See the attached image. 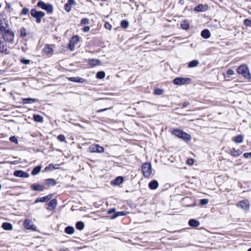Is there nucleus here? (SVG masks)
<instances>
[{"instance_id":"13d9d810","label":"nucleus","mask_w":251,"mask_h":251,"mask_svg":"<svg viewBox=\"0 0 251 251\" xmlns=\"http://www.w3.org/2000/svg\"><path fill=\"white\" fill-rule=\"evenodd\" d=\"M243 156L245 157V158H249L250 157H251V152H246V153H244Z\"/></svg>"},{"instance_id":"69168bd1","label":"nucleus","mask_w":251,"mask_h":251,"mask_svg":"<svg viewBox=\"0 0 251 251\" xmlns=\"http://www.w3.org/2000/svg\"><path fill=\"white\" fill-rule=\"evenodd\" d=\"M52 49L51 48H50L49 47V46L48 45V53L50 52V51H52Z\"/></svg>"},{"instance_id":"052dcab7","label":"nucleus","mask_w":251,"mask_h":251,"mask_svg":"<svg viewBox=\"0 0 251 251\" xmlns=\"http://www.w3.org/2000/svg\"><path fill=\"white\" fill-rule=\"evenodd\" d=\"M111 108L110 107V108H104V109H100V110H98L97 111V112H98V113L102 112L105 111H106V110H107L108 109H110Z\"/></svg>"},{"instance_id":"dca6fc26","label":"nucleus","mask_w":251,"mask_h":251,"mask_svg":"<svg viewBox=\"0 0 251 251\" xmlns=\"http://www.w3.org/2000/svg\"><path fill=\"white\" fill-rule=\"evenodd\" d=\"M188 224L191 227H197L200 225V223L198 221L192 219L189 221Z\"/></svg>"},{"instance_id":"f704fd0d","label":"nucleus","mask_w":251,"mask_h":251,"mask_svg":"<svg viewBox=\"0 0 251 251\" xmlns=\"http://www.w3.org/2000/svg\"><path fill=\"white\" fill-rule=\"evenodd\" d=\"M115 184L117 185H120L123 183L124 181V178L122 176H118L115 180Z\"/></svg>"},{"instance_id":"58836bf2","label":"nucleus","mask_w":251,"mask_h":251,"mask_svg":"<svg viewBox=\"0 0 251 251\" xmlns=\"http://www.w3.org/2000/svg\"><path fill=\"white\" fill-rule=\"evenodd\" d=\"M163 89L160 88L155 89L154 90V94L156 95H161L163 94Z\"/></svg>"},{"instance_id":"412c9836","label":"nucleus","mask_w":251,"mask_h":251,"mask_svg":"<svg viewBox=\"0 0 251 251\" xmlns=\"http://www.w3.org/2000/svg\"><path fill=\"white\" fill-rule=\"evenodd\" d=\"M65 232L68 234H73L75 232V228L72 226H67L65 228Z\"/></svg>"},{"instance_id":"a19ab883","label":"nucleus","mask_w":251,"mask_h":251,"mask_svg":"<svg viewBox=\"0 0 251 251\" xmlns=\"http://www.w3.org/2000/svg\"><path fill=\"white\" fill-rule=\"evenodd\" d=\"M244 24L246 26L251 27V20L249 19H246L243 21Z\"/></svg>"},{"instance_id":"0e129e2a","label":"nucleus","mask_w":251,"mask_h":251,"mask_svg":"<svg viewBox=\"0 0 251 251\" xmlns=\"http://www.w3.org/2000/svg\"><path fill=\"white\" fill-rule=\"evenodd\" d=\"M52 197V194L48 195V201L51 199Z\"/></svg>"},{"instance_id":"aec40b11","label":"nucleus","mask_w":251,"mask_h":251,"mask_svg":"<svg viewBox=\"0 0 251 251\" xmlns=\"http://www.w3.org/2000/svg\"><path fill=\"white\" fill-rule=\"evenodd\" d=\"M37 100V99H33V98H25L22 100V102L23 104H30L36 102Z\"/></svg>"},{"instance_id":"3c124183","label":"nucleus","mask_w":251,"mask_h":251,"mask_svg":"<svg viewBox=\"0 0 251 251\" xmlns=\"http://www.w3.org/2000/svg\"><path fill=\"white\" fill-rule=\"evenodd\" d=\"M9 140L12 142H14L15 143H18L17 139L15 136H11L10 137Z\"/></svg>"},{"instance_id":"c9c22d12","label":"nucleus","mask_w":251,"mask_h":251,"mask_svg":"<svg viewBox=\"0 0 251 251\" xmlns=\"http://www.w3.org/2000/svg\"><path fill=\"white\" fill-rule=\"evenodd\" d=\"M35 121L37 122H42L43 121V117L39 115H35L33 116Z\"/></svg>"},{"instance_id":"423d86ee","label":"nucleus","mask_w":251,"mask_h":251,"mask_svg":"<svg viewBox=\"0 0 251 251\" xmlns=\"http://www.w3.org/2000/svg\"><path fill=\"white\" fill-rule=\"evenodd\" d=\"M3 34V38L6 42L8 43H12L13 41L14 37V33L11 30H8V31L4 32Z\"/></svg>"},{"instance_id":"cd10ccee","label":"nucleus","mask_w":251,"mask_h":251,"mask_svg":"<svg viewBox=\"0 0 251 251\" xmlns=\"http://www.w3.org/2000/svg\"><path fill=\"white\" fill-rule=\"evenodd\" d=\"M242 153V151L239 150H236L235 149H233L231 150L230 154L233 156H238Z\"/></svg>"},{"instance_id":"6e6d98bb","label":"nucleus","mask_w":251,"mask_h":251,"mask_svg":"<svg viewBox=\"0 0 251 251\" xmlns=\"http://www.w3.org/2000/svg\"><path fill=\"white\" fill-rule=\"evenodd\" d=\"M104 26L106 29L110 30L112 28V25L109 23H106Z\"/></svg>"},{"instance_id":"49530a36","label":"nucleus","mask_w":251,"mask_h":251,"mask_svg":"<svg viewBox=\"0 0 251 251\" xmlns=\"http://www.w3.org/2000/svg\"><path fill=\"white\" fill-rule=\"evenodd\" d=\"M21 62L24 64H28L30 62V60L29 59H26L24 58H22L20 60Z\"/></svg>"},{"instance_id":"680f3d73","label":"nucleus","mask_w":251,"mask_h":251,"mask_svg":"<svg viewBox=\"0 0 251 251\" xmlns=\"http://www.w3.org/2000/svg\"><path fill=\"white\" fill-rule=\"evenodd\" d=\"M187 163L190 165H192L194 163V160L192 159H189L187 160Z\"/></svg>"},{"instance_id":"e433bc0d","label":"nucleus","mask_w":251,"mask_h":251,"mask_svg":"<svg viewBox=\"0 0 251 251\" xmlns=\"http://www.w3.org/2000/svg\"><path fill=\"white\" fill-rule=\"evenodd\" d=\"M47 201V196H44L42 198H39L36 199L35 202L37 203L39 202H46Z\"/></svg>"},{"instance_id":"de8ad7c7","label":"nucleus","mask_w":251,"mask_h":251,"mask_svg":"<svg viewBox=\"0 0 251 251\" xmlns=\"http://www.w3.org/2000/svg\"><path fill=\"white\" fill-rule=\"evenodd\" d=\"M71 5L68 4L67 3L65 4L64 5V8L66 11L67 12H69L71 10Z\"/></svg>"},{"instance_id":"ddd939ff","label":"nucleus","mask_w":251,"mask_h":251,"mask_svg":"<svg viewBox=\"0 0 251 251\" xmlns=\"http://www.w3.org/2000/svg\"><path fill=\"white\" fill-rule=\"evenodd\" d=\"M208 6L206 4H199L196 6L194 10L196 12H204L208 9Z\"/></svg>"},{"instance_id":"b1692460","label":"nucleus","mask_w":251,"mask_h":251,"mask_svg":"<svg viewBox=\"0 0 251 251\" xmlns=\"http://www.w3.org/2000/svg\"><path fill=\"white\" fill-rule=\"evenodd\" d=\"M12 225L9 223L5 222L2 225V227L4 229L7 230H11L12 229Z\"/></svg>"},{"instance_id":"6ab92c4d","label":"nucleus","mask_w":251,"mask_h":251,"mask_svg":"<svg viewBox=\"0 0 251 251\" xmlns=\"http://www.w3.org/2000/svg\"><path fill=\"white\" fill-rule=\"evenodd\" d=\"M201 36L204 39H208L210 36V33L208 29H205L201 31Z\"/></svg>"},{"instance_id":"7ed1b4c3","label":"nucleus","mask_w":251,"mask_h":251,"mask_svg":"<svg viewBox=\"0 0 251 251\" xmlns=\"http://www.w3.org/2000/svg\"><path fill=\"white\" fill-rule=\"evenodd\" d=\"M237 72L240 75H242L245 78L250 77V72L247 66L245 64L240 65L237 69Z\"/></svg>"},{"instance_id":"e2e57ef3","label":"nucleus","mask_w":251,"mask_h":251,"mask_svg":"<svg viewBox=\"0 0 251 251\" xmlns=\"http://www.w3.org/2000/svg\"><path fill=\"white\" fill-rule=\"evenodd\" d=\"M188 104H189V103L188 102H184L182 104V107L184 108V107H186L187 105H188Z\"/></svg>"},{"instance_id":"5701e85b","label":"nucleus","mask_w":251,"mask_h":251,"mask_svg":"<svg viewBox=\"0 0 251 251\" xmlns=\"http://www.w3.org/2000/svg\"><path fill=\"white\" fill-rule=\"evenodd\" d=\"M199 64V61L197 60H193L189 62L188 68H194L197 67Z\"/></svg>"},{"instance_id":"4be33fe9","label":"nucleus","mask_w":251,"mask_h":251,"mask_svg":"<svg viewBox=\"0 0 251 251\" xmlns=\"http://www.w3.org/2000/svg\"><path fill=\"white\" fill-rule=\"evenodd\" d=\"M243 136L242 135H238L233 137V141L236 143H241L243 142Z\"/></svg>"},{"instance_id":"603ef678","label":"nucleus","mask_w":251,"mask_h":251,"mask_svg":"<svg viewBox=\"0 0 251 251\" xmlns=\"http://www.w3.org/2000/svg\"><path fill=\"white\" fill-rule=\"evenodd\" d=\"M226 74L228 75H232L234 74V72L232 69H228V70H227Z\"/></svg>"},{"instance_id":"7c9ffc66","label":"nucleus","mask_w":251,"mask_h":251,"mask_svg":"<svg viewBox=\"0 0 251 251\" xmlns=\"http://www.w3.org/2000/svg\"><path fill=\"white\" fill-rule=\"evenodd\" d=\"M107 214H112V215L110 217V218L111 219H114L116 218H113V216L116 215V209L115 208H111V209H109L107 211Z\"/></svg>"},{"instance_id":"f03ea898","label":"nucleus","mask_w":251,"mask_h":251,"mask_svg":"<svg viewBox=\"0 0 251 251\" xmlns=\"http://www.w3.org/2000/svg\"><path fill=\"white\" fill-rule=\"evenodd\" d=\"M30 14L32 17L36 19L37 23H40L42 18L46 15L45 12L37 11L35 9H32L30 10Z\"/></svg>"},{"instance_id":"774afa93","label":"nucleus","mask_w":251,"mask_h":251,"mask_svg":"<svg viewBox=\"0 0 251 251\" xmlns=\"http://www.w3.org/2000/svg\"><path fill=\"white\" fill-rule=\"evenodd\" d=\"M247 251H251V248L249 249Z\"/></svg>"},{"instance_id":"9b49d317","label":"nucleus","mask_w":251,"mask_h":251,"mask_svg":"<svg viewBox=\"0 0 251 251\" xmlns=\"http://www.w3.org/2000/svg\"><path fill=\"white\" fill-rule=\"evenodd\" d=\"M57 204V201L56 199H54L51 200H50L48 202V212L50 210H53L55 209Z\"/></svg>"},{"instance_id":"f257e3e1","label":"nucleus","mask_w":251,"mask_h":251,"mask_svg":"<svg viewBox=\"0 0 251 251\" xmlns=\"http://www.w3.org/2000/svg\"><path fill=\"white\" fill-rule=\"evenodd\" d=\"M172 134L176 136L183 139L184 141L187 142L189 141L191 139V136L183 131L178 129H175L172 131Z\"/></svg>"},{"instance_id":"72a5a7b5","label":"nucleus","mask_w":251,"mask_h":251,"mask_svg":"<svg viewBox=\"0 0 251 251\" xmlns=\"http://www.w3.org/2000/svg\"><path fill=\"white\" fill-rule=\"evenodd\" d=\"M120 25L122 27L126 28L129 25V23L127 20H124L121 21Z\"/></svg>"},{"instance_id":"2f4dec72","label":"nucleus","mask_w":251,"mask_h":251,"mask_svg":"<svg viewBox=\"0 0 251 251\" xmlns=\"http://www.w3.org/2000/svg\"><path fill=\"white\" fill-rule=\"evenodd\" d=\"M129 213L127 211H118L116 212V215L113 217V218H117L119 216H124L127 215Z\"/></svg>"},{"instance_id":"4468645a","label":"nucleus","mask_w":251,"mask_h":251,"mask_svg":"<svg viewBox=\"0 0 251 251\" xmlns=\"http://www.w3.org/2000/svg\"><path fill=\"white\" fill-rule=\"evenodd\" d=\"M30 187L34 191L40 192L43 191L45 189L44 185L36 183L32 184Z\"/></svg>"},{"instance_id":"a211bd4d","label":"nucleus","mask_w":251,"mask_h":251,"mask_svg":"<svg viewBox=\"0 0 251 251\" xmlns=\"http://www.w3.org/2000/svg\"><path fill=\"white\" fill-rule=\"evenodd\" d=\"M158 186V183L157 180H153L149 184V187L151 190L156 189Z\"/></svg>"},{"instance_id":"f8f14e48","label":"nucleus","mask_w":251,"mask_h":251,"mask_svg":"<svg viewBox=\"0 0 251 251\" xmlns=\"http://www.w3.org/2000/svg\"><path fill=\"white\" fill-rule=\"evenodd\" d=\"M6 22L0 19V30L2 33L9 30Z\"/></svg>"},{"instance_id":"f3484780","label":"nucleus","mask_w":251,"mask_h":251,"mask_svg":"<svg viewBox=\"0 0 251 251\" xmlns=\"http://www.w3.org/2000/svg\"><path fill=\"white\" fill-rule=\"evenodd\" d=\"M89 64L92 67H95L96 66L100 65L101 64L100 61L99 59H92L89 60Z\"/></svg>"},{"instance_id":"ea45409f","label":"nucleus","mask_w":251,"mask_h":251,"mask_svg":"<svg viewBox=\"0 0 251 251\" xmlns=\"http://www.w3.org/2000/svg\"><path fill=\"white\" fill-rule=\"evenodd\" d=\"M79 41V37L77 36L73 37L70 41L73 44H76Z\"/></svg>"},{"instance_id":"bf43d9fd","label":"nucleus","mask_w":251,"mask_h":251,"mask_svg":"<svg viewBox=\"0 0 251 251\" xmlns=\"http://www.w3.org/2000/svg\"><path fill=\"white\" fill-rule=\"evenodd\" d=\"M90 28L89 26H86L84 27V28H83V31L85 32H88L90 30Z\"/></svg>"},{"instance_id":"c85d7f7f","label":"nucleus","mask_w":251,"mask_h":251,"mask_svg":"<svg viewBox=\"0 0 251 251\" xmlns=\"http://www.w3.org/2000/svg\"><path fill=\"white\" fill-rule=\"evenodd\" d=\"M7 50L6 44L0 41V51L1 52H5Z\"/></svg>"},{"instance_id":"20e7f679","label":"nucleus","mask_w":251,"mask_h":251,"mask_svg":"<svg viewBox=\"0 0 251 251\" xmlns=\"http://www.w3.org/2000/svg\"><path fill=\"white\" fill-rule=\"evenodd\" d=\"M142 170L144 176L146 178L149 177L151 173V164L148 162L144 163L142 165Z\"/></svg>"},{"instance_id":"8fccbe9b","label":"nucleus","mask_w":251,"mask_h":251,"mask_svg":"<svg viewBox=\"0 0 251 251\" xmlns=\"http://www.w3.org/2000/svg\"><path fill=\"white\" fill-rule=\"evenodd\" d=\"M29 13V10L27 8H24L22 10V14L23 15H27Z\"/></svg>"},{"instance_id":"37998d69","label":"nucleus","mask_w":251,"mask_h":251,"mask_svg":"<svg viewBox=\"0 0 251 251\" xmlns=\"http://www.w3.org/2000/svg\"><path fill=\"white\" fill-rule=\"evenodd\" d=\"M208 199H201L200 201V204L201 205H204L207 204L208 203Z\"/></svg>"},{"instance_id":"79ce46f5","label":"nucleus","mask_w":251,"mask_h":251,"mask_svg":"<svg viewBox=\"0 0 251 251\" xmlns=\"http://www.w3.org/2000/svg\"><path fill=\"white\" fill-rule=\"evenodd\" d=\"M56 184V181L52 178H48V186H54Z\"/></svg>"},{"instance_id":"c03bdc74","label":"nucleus","mask_w":251,"mask_h":251,"mask_svg":"<svg viewBox=\"0 0 251 251\" xmlns=\"http://www.w3.org/2000/svg\"><path fill=\"white\" fill-rule=\"evenodd\" d=\"M80 24L81 25H87L89 24V19L86 18H84L81 20Z\"/></svg>"},{"instance_id":"0eeeda50","label":"nucleus","mask_w":251,"mask_h":251,"mask_svg":"<svg viewBox=\"0 0 251 251\" xmlns=\"http://www.w3.org/2000/svg\"><path fill=\"white\" fill-rule=\"evenodd\" d=\"M237 205L244 210L247 211L249 210L250 202L248 200H244L239 201Z\"/></svg>"},{"instance_id":"393cba45","label":"nucleus","mask_w":251,"mask_h":251,"mask_svg":"<svg viewBox=\"0 0 251 251\" xmlns=\"http://www.w3.org/2000/svg\"><path fill=\"white\" fill-rule=\"evenodd\" d=\"M37 5L39 7L41 8V9L45 10H47V4L45 3L44 2L41 0H39L37 3Z\"/></svg>"},{"instance_id":"338daca9","label":"nucleus","mask_w":251,"mask_h":251,"mask_svg":"<svg viewBox=\"0 0 251 251\" xmlns=\"http://www.w3.org/2000/svg\"><path fill=\"white\" fill-rule=\"evenodd\" d=\"M247 78L251 79V74L250 73V77H247Z\"/></svg>"},{"instance_id":"c756f323","label":"nucleus","mask_w":251,"mask_h":251,"mask_svg":"<svg viewBox=\"0 0 251 251\" xmlns=\"http://www.w3.org/2000/svg\"><path fill=\"white\" fill-rule=\"evenodd\" d=\"M59 164H50L48 166V171H52L55 169H57L59 168Z\"/></svg>"},{"instance_id":"4c0bfd02","label":"nucleus","mask_w":251,"mask_h":251,"mask_svg":"<svg viewBox=\"0 0 251 251\" xmlns=\"http://www.w3.org/2000/svg\"><path fill=\"white\" fill-rule=\"evenodd\" d=\"M181 27L184 29H187L189 27L188 23L186 21H183L181 24Z\"/></svg>"},{"instance_id":"9d476101","label":"nucleus","mask_w":251,"mask_h":251,"mask_svg":"<svg viewBox=\"0 0 251 251\" xmlns=\"http://www.w3.org/2000/svg\"><path fill=\"white\" fill-rule=\"evenodd\" d=\"M14 175L17 177L23 178L28 177L29 175L27 173L21 170H17L14 172Z\"/></svg>"},{"instance_id":"864d4df0","label":"nucleus","mask_w":251,"mask_h":251,"mask_svg":"<svg viewBox=\"0 0 251 251\" xmlns=\"http://www.w3.org/2000/svg\"><path fill=\"white\" fill-rule=\"evenodd\" d=\"M53 11V7L51 4L48 3V14L51 13Z\"/></svg>"},{"instance_id":"4d7b16f0","label":"nucleus","mask_w":251,"mask_h":251,"mask_svg":"<svg viewBox=\"0 0 251 251\" xmlns=\"http://www.w3.org/2000/svg\"><path fill=\"white\" fill-rule=\"evenodd\" d=\"M67 3L70 5H75L76 2L75 0H68Z\"/></svg>"},{"instance_id":"5fc2aeb1","label":"nucleus","mask_w":251,"mask_h":251,"mask_svg":"<svg viewBox=\"0 0 251 251\" xmlns=\"http://www.w3.org/2000/svg\"><path fill=\"white\" fill-rule=\"evenodd\" d=\"M68 47L71 50H73L75 49V44L70 42L68 45Z\"/></svg>"},{"instance_id":"a878e982","label":"nucleus","mask_w":251,"mask_h":251,"mask_svg":"<svg viewBox=\"0 0 251 251\" xmlns=\"http://www.w3.org/2000/svg\"><path fill=\"white\" fill-rule=\"evenodd\" d=\"M75 226L77 229L81 230L84 228V224L81 221L76 222Z\"/></svg>"},{"instance_id":"39448f33","label":"nucleus","mask_w":251,"mask_h":251,"mask_svg":"<svg viewBox=\"0 0 251 251\" xmlns=\"http://www.w3.org/2000/svg\"><path fill=\"white\" fill-rule=\"evenodd\" d=\"M191 79L187 77H176L173 80L175 85H181L190 83Z\"/></svg>"},{"instance_id":"1a4fd4ad","label":"nucleus","mask_w":251,"mask_h":251,"mask_svg":"<svg viewBox=\"0 0 251 251\" xmlns=\"http://www.w3.org/2000/svg\"><path fill=\"white\" fill-rule=\"evenodd\" d=\"M24 226L25 228L29 230H35L36 228L35 225H34L32 221L29 219H26L25 221Z\"/></svg>"},{"instance_id":"bb28decb","label":"nucleus","mask_w":251,"mask_h":251,"mask_svg":"<svg viewBox=\"0 0 251 251\" xmlns=\"http://www.w3.org/2000/svg\"><path fill=\"white\" fill-rule=\"evenodd\" d=\"M41 170V167L40 166H36L32 171L31 174L33 176L37 175Z\"/></svg>"},{"instance_id":"09e8293b","label":"nucleus","mask_w":251,"mask_h":251,"mask_svg":"<svg viewBox=\"0 0 251 251\" xmlns=\"http://www.w3.org/2000/svg\"><path fill=\"white\" fill-rule=\"evenodd\" d=\"M20 34L22 37H25L26 35V31L25 28L23 27L21 29Z\"/></svg>"},{"instance_id":"6e6552de","label":"nucleus","mask_w":251,"mask_h":251,"mask_svg":"<svg viewBox=\"0 0 251 251\" xmlns=\"http://www.w3.org/2000/svg\"><path fill=\"white\" fill-rule=\"evenodd\" d=\"M90 151L92 152L101 153L104 152V149L99 145L95 144L90 147Z\"/></svg>"},{"instance_id":"2eb2a0df","label":"nucleus","mask_w":251,"mask_h":251,"mask_svg":"<svg viewBox=\"0 0 251 251\" xmlns=\"http://www.w3.org/2000/svg\"><path fill=\"white\" fill-rule=\"evenodd\" d=\"M68 80L75 82L83 83L85 80L81 77H71L68 78Z\"/></svg>"},{"instance_id":"a18cd8bd","label":"nucleus","mask_w":251,"mask_h":251,"mask_svg":"<svg viewBox=\"0 0 251 251\" xmlns=\"http://www.w3.org/2000/svg\"><path fill=\"white\" fill-rule=\"evenodd\" d=\"M57 138L58 140H59L61 142H64V141H65V140H66V138H65V136L63 134L59 135L57 136Z\"/></svg>"},{"instance_id":"473e14b6","label":"nucleus","mask_w":251,"mask_h":251,"mask_svg":"<svg viewBox=\"0 0 251 251\" xmlns=\"http://www.w3.org/2000/svg\"><path fill=\"white\" fill-rule=\"evenodd\" d=\"M105 76V74L103 71H99L97 74V78L99 79H102Z\"/></svg>"}]
</instances>
